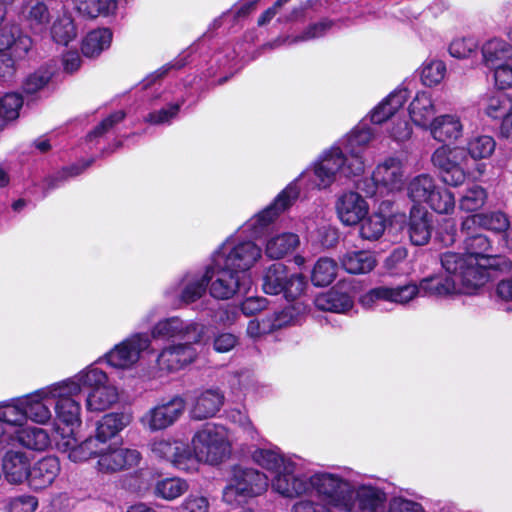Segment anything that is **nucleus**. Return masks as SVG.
Returning <instances> with one entry per match:
<instances>
[{
	"mask_svg": "<svg viewBox=\"0 0 512 512\" xmlns=\"http://www.w3.org/2000/svg\"><path fill=\"white\" fill-rule=\"evenodd\" d=\"M432 229L428 211L425 208L412 207L407 227L411 243L415 246L426 245L431 239Z\"/></svg>",
	"mask_w": 512,
	"mask_h": 512,
	"instance_id": "obj_28",
	"label": "nucleus"
},
{
	"mask_svg": "<svg viewBox=\"0 0 512 512\" xmlns=\"http://www.w3.org/2000/svg\"><path fill=\"white\" fill-rule=\"evenodd\" d=\"M268 486L264 473L252 467L234 465L223 488L222 500L227 505L240 506L265 493Z\"/></svg>",
	"mask_w": 512,
	"mask_h": 512,
	"instance_id": "obj_2",
	"label": "nucleus"
},
{
	"mask_svg": "<svg viewBox=\"0 0 512 512\" xmlns=\"http://www.w3.org/2000/svg\"><path fill=\"white\" fill-rule=\"evenodd\" d=\"M309 171H304L298 179H295L289 183L274 199V201L259 212L257 215L252 217L246 223V230L251 232L254 237H260L267 228L273 223L278 215L290 208L299 197L298 181L304 179L308 175Z\"/></svg>",
	"mask_w": 512,
	"mask_h": 512,
	"instance_id": "obj_6",
	"label": "nucleus"
},
{
	"mask_svg": "<svg viewBox=\"0 0 512 512\" xmlns=\"http://www.w3.org/2000/svg\"><path fill=\"white\" fill-rule=\"evenodd\" d=\"M373 131L365 123H360L356 126L351 133L347 136L344 143V150L351 158H362V152L371 141Z\"/></svg>",
	"mask_w": 512,
	"mask_h": 512,
	"instance_id": "obj_43",
	"label": "nucleus"
},
{
	"mask_svg": "<svg viewBox=\"0 0 512 512\" xmlns=\"http://www.w3.org/2000/svg\"><path fill=\"white\" fill-rule=\"evenodd\" d=\"M53 403L57 419L73 430L75 426L81 424V406L76 399L79 395V386L77 383L69 385L64 382L53 384Z\"/></svg>",
	"mask_w": 512,
	"mask_h": 512,
	"instance_id": "obj_15",
	"label": "nucleus"
},
{
	"mask_svg": "<svg viewBox=\"0 0 512 512\" xmlns=\"http://www.w3.org/2000/svg\"><path fill=\"white\" fill-rule=\"evenodd\" d=\"M58 445L68 453V458L75 463L87 461L92 457L98 458V453L101 452L99 440L90 436L78 444L72 429L66 436H62V442H59Z\"/></svg>",
	"mask_w": 512,
	"mask_h": 512,
	"instance_id": "obj_27",
	"label": "nucleus"
},
{
	"mask_svg": "<svg viewBox=\"0 0 512 512\" xmlns=\"http://www.w3.org/2000/svg\"><path fill=\"white\" fill-rule=\"evenodd\" d=\"M485 113L494 119L505 118L512 109V99L503 92H496L484 99Z\"/></svg>",
	"mask_w": 512,
	"mask_h": 512,
	"instance_id": "obj_53",
	"label": "nucleus"
},
{
	"mask_svg": "<svg viewBox=\"0 0 512 512\" xmlns=\"http://www.w3.org/2000/svg\"><path fill=\"white\" fill-rule=\"evenodd\" d=\"M404 183V168L402 161L396 157H389L378 164L371 179H365L358 184V188L367 195L374 196L378 189L386 192L399 191Z\"/></svg>",
	"mask_w": 512,
	"mask_h": 512,
	"instance_id": "obj_11",
	"label": "nucleus"
},
{
	"mask_svg": "<svg viewBox=\"0 0 512 512\" xmlns=\"http://www.w3.org/2000/svg\"><path fill=\"white\" fill-rule=\"evenodd\" d=\"M26 19L30 29L35 33H40L45 30L46 25L49 22V9L43 2L36 1L30 5L26 14Z\"/></svg>",
	"mask_w": 512,
	"mask_h": 512,
	"instance_id": "obj_59",
	"label": "nucleus"
},
{
	"mask_svg": "<svg viewBox=\"0 0 512 512\" xmlns=\"http://www.w3.org/2000/svg\"><path fill=\"white\" fill-rule=\"evenodd\" d=\"M112 41V32L107 28L89 32L82 41L81 51L89 58L99 55Z\"/></svg>",
	"mask_w": 512,
	"mask_h": 512,
	"instance_id": "obj_44",
	"label": "nucleus"
},
{
	"mask_svg": "<svg viewBox=\"0 0 512 512\" xmlns=\"http://www.w3.org/2000/svg\"><path fill=\"white\" fill-rule=\"evenodd\" d=\"M189 488L188 483L181 478H166L154 486V495L171 501L183 495Z\"/></svg>",
	"mask_w": 512,
	"mask_h": 512,
	"instance_id": "obj_54",
	"label": "nucleus"
},
{
	"mask_svg": "<svg viewBox=\"0 0 512 512\" xmlns=\"http://www.w3.org/2000/svg\"><path fill=\"white\" fill-rule=\"evenodd\" d=\"M342 267L350 274L369 273L376 266V259L367 251L347 252L341 258Z\"/></svg>",
	"mask_w": 512,
	"mask_h": 512,
	"instance_id": "obj_42",
	"label": "nucleus"
},
{
	"mask_svg": "<svg viewBox=\"0 0 512 512\" xmlns=\"http://www.w3.org/2000/svg\"><path fill=\"white\" fill-rule=\"evenodd\" d=\"M193 344L194 343L187 342L170 345L164 348L157 358L159 369L171 373L191 364L198 355Z\"/></svg>",
	"mask_w": 512,
	"mask_h": 512,
	"instance_id": "obj_24",
	"label": "nucleus"
},
{
	"mask_svg": "<svg viewBox=\"0 0 512 512\" xmlns=\"http://www.w3.org/2000/svg\"><path fill=\"white\" fill-rule=\"evenodd\" d=\"M141 459L137 449L103 445L98 453L97 469L102 473H116L137 467Z\"/></svg>",
	"mask_w": 512,
	"mask_h": 512,
	"instance_id": "obj_18",
	"label": "nucleus"
},
{
	"mask_svg": "<svg viewBox=\"0 0 512 512\" xmlns=\"http://www.w3.org/2000/svg\"><path fill=\"white\" fill-rule=\"evenodd\" d=\"M132 422L130 413H108L105 414L97 423L93 437L99 440L101 447L107 445V442L114 438L124 428Z\"/></svg>",
	"mask_w": 512,
	"mask_h": 512,
	"instance_id": "obj_29",
	"label": "nucleus"
},
{
	"mask_svg": "<svg viewBox=\"0 0 512 512\" xmlns=\"http://www.w3.org/2000/svg\"><path fill=\"white\" fill-rule=\"evenodd\" d=\"M209 271L210 294L216 299L226 300L237 293H245L251 285L248 274H241L227 265H217L214 261L207 267Z\"/></svg>",
	"mask_w": 512,
	"mask_h": 512,
	"instance_id": "obj_8",
	"label": "nucleus"
},
{
	"mask_svg": "<svg viewBox=\"0 0 512 512\" xmlns=\"http://www.w3.org/2000/svg\"><path fill=\"white\" fill-rule=\"evenodd\" d=\"M22 104L23 99L18 93H6L0 99V116L7 120L15 119Z\"/></svg>",
	"mask_w": 512,
	"mask_h": 512,
	"instance_id": "obj_63",
	"label": "nucleus"
},
{
	"mask_svg": "<svg viewBox=\"0 0 512 512\" xmlns=\"http://www.w3.org/2000/svg\"><path fill=\"white\" fill-rule=\"evenodd\" d=\"M74 4L80 15L90 19L100 15L107 16L116 9L113 0H74Z\"/></svg>",
	"mask_w": 512,
	"mask_h": 512,
	"instance_id": "obj_50",
	"label": "nucleus"
},
{
	"mask_svg": "<svg viewBox=\"0 0 512 512\" xmlns=\"http://www.w3.org/2000/svg\"><path fill=\"white\" fill-rule=\"evenodd\" d=\"M315 305L323 311L345 313L353 307L351 295L343 291L341 286H336L330 291L316 297Z\"/></svg>",
	"mask_w": 512,
	"mask_h": 512,
	"instance_id": "obj_37",
	"label": "nucleus"
},
{
	"mask_svg": "<svg viewBox=\"0 0 512 512\" xmlns=\"http://www.w3.org/2000/svg\"><path fill=\"white\" fill-rule=\"evenodd\" d=\"M408 96L406 88L394 90L370 112V121L373 124H382L392 118L407 101Z\"/></svg>",
	"mask_w": 512,
	"mask_h": 512,
	"instance_id": "obj_34",
	"label": "nucleus"
},
{
	"mask_svg": "<svg viewBox=\"0 0 512 512\" xmlns=\"http://www.w3.org/2000/svg\"><path fill=\"white\" fill-rule=\"evenodd\" d=\"M149 446L155 457L170 462L180 470L191 471V464L194 460L187 444L178 440L158 438L153 440Z\"/></svg>",
	"mask_w": 512,
	"mask_h": 512,
	"instance_id": "obj_20",
	"label": "nucleus"
},
{
	"mask_svg": "<svg viewBox=\"0 0 512 512\" xmlns=\"http://www.w3.org/2000/svg\"><path fill=\"white\" fill-rule=\"evenodd\" d=\"M261 248L252 241L238 243L226 241L214 254V262L217 265H227L241 274L247 271L260 259Z\"/></svg>",
	"mask_w": 512,
	"mask_h": 512,
	"instance_id": "obj_9",
	"label": "nucleus"
},
{
	"mask_svg": "<svg viewBox=\"0 0 512 512\" xmlns=\"http://www.w3.org/2000/svg\"><path fill=\"white\" fill-rule=\"evenodd\" d=\"M53 72L49 66H40L33 73L27 75L22 83V89L26 94H33L41 90L50 81Z\"/></svg>",
	"mask_w": 512,
	"mask_h": 512,
	"instance_id": "obj_60",
	"label": "nucleus"
},
{
	"mask_svg": "<svg viewBox=\"0 0 512 512\" xmlns=\"http://www.w3.org/2000/svg\"><path fill=\"white\" fill-rule=\"evenodd\" d=\"M509 226L510 222L507 215L500 211L472 214L462 221V228L466 230L479 228L502 233L506 232Z\"/></svg>",
	"mask_w": 512,
	"mask_h": 512,
	"instance_id": "obj_31",
	"label": "nucleus"
},
{
	"mask_svg": "<svg viewBox=\"0 0 512 512\" xmlns=\"http://www.w3.org/2000/svg\"><path fill=\"white\" fill-rule=\"evenodd\" d=\"M478 230L479 228L466 230L461 227V233L464 235L463 249L470 261L488 272L490 268L496 266V259L491 254L490 239Z\"/></svg>",
	"mask_w": 512,
	"mask_h": 512,
	"instance_id": "obj_21",
	"label": "nucleus"
},
{
	"mask_svg": "<svg viewBox=\"0 0 512 512\" xmlns=\"http://www.w3.org/2000/svg\"><path fill=\"white\" fill-rule=\"evenodd\" d=\"M432 137L439 142L455 141L462 136L463 125L455 115H441L430 124Z\"/></svg>",
	"mask_w": 512,
	"mask_h": 512,
	"instance_id": "obj_35",
	"label": "nucleus"
},
{
	"mask_svg": "<svg viewBox=\"0 0 512 512\" xmlns=\"http://www.w3.org/2000/svg\"><path fill=\"white\" fill-rule=\"evenodd\" d=\"M31 46V38L23 35L16 24L6 19V9L0 5V61H23Z\"/></svg>",
	"mask_w": 512,
	"mask_h": 512,
	"instance_id": "obj_10",
	"label": "nucleus"
},
{
	"mask_svg": "<svg viewBox=\"0 0 512 512\" xmlns=\"http://www.w3.org/2000/svg\"><path fill=\"white\" fill-rule=\"evenodd\" d=\"M386 229V220L382 214L374 213L361 221L360 236L369 241L378 240Z\"/></svg>",
	"mask_w": 512,
	"mask_h": 512,
	"instance_id": "obj_57",
	"label": "nucleus"
},
{
	"mask_svg": "<svg viewBox=\"0 0 512 512\" xmlns=\"http://www.w3.org/2000/svg\"><path fill=\"white\" fill-rule=\"evenodd\" d=\"M15 432L18 442L27 449L44 451L50 446V437L43 428L27 427Z\"/></svg>",
	"mask_w": 512,
	"mask_h": 512,
	"instance_id": "obj_46",
	"label": "nucleus"
},
{
	"mask_svg": "<svg viewBox=\"0 0 512 512\" xmlns=\"http://www.w3.org/2000/svg\"><path fill=\"white\" fill-rule=\"evenodd\" d=\"M60 471V461L57 457H43L31 466L28 485L35 491L46 489L54 483Z\"/></svg>",
	"mask_w": 512,
	"mask_h": 512,
	"instance_id": "obj_26",
	"label": "nucleus"
},
{
	"mask_svg": "<svg viewBox=\"0 0 512 512\" xmlns=\"http://www.w3.org/2000/svg\"><path fill=\"white\" fill-rule=\"evenodd\" d=\"M335 208L338 218L346 226L360 223L369 211L367 201L354 191L342 193L336 201Z\"/></svg>",
	"mask_w": 512,
	"mask_h": 512,
	"instance_id": "obj_25",
	"label": "nucleus"
},
{
	"mask_svg": "<svg viewBox=\"0 0 512 512\" xmlns=\"http://www.w3.org/2000/svg\"><path fill=\"white\" fill-rule=\"evenodd\" d=\"M301 316V308L296 305H289L279 312L269 315L273 331L297 323Z\"/></svg>",
	"mask_w": 512,
	"mask_h": 512,
	"instance_id": "obj_61",
	"label": "nucleus"
},
{
	"mask_svg": "<svg viewBox=\"0 0 512 512\" xmlns=\"http://www.w3.org/2000/svg\"><path fill=\"white\" fill-rule=\"evenodd\" d=\"M364 167V160L357 157L351 158L340 147H331L321 155L314 165L315 180L312 187L327 188L336 180L337 175L345 178L358 176L363 173Z\"/></svg>",
	"mask_w": 512,
	"mask_h": 512,
	"instance_id": "obj_3",
	"label": "nucleus"
},
{
	"mask_svg": "<svg viewBox=\"0 0 512 512\" xmlns=\"http://www.w3.org/2000/svg\"><path fill=\"white\" fill-rule=\"evenodd\" d=\"M455 293H468L456 280L448 276L432 275L420 280L419 284L409 283L403 286H379L362 295L360 302L366 308H374L381 301L395 304H407L418 295L445 297Z\"/></svg>",
	"mask_w": 512,
	"mask_h": 512,
	"instance_id": "obj_1",
	"label": "nucleus"
},
{
	"mask_svg": "<svg viewBox=\"0 0 512 512\" xmlns=\"http://www.w3.org/2000/svg\"><path fill=\"white\" fill-rule=\"evenodd\" d=\"M206 333V326L194 320L185 321L173 316L158 321L151 331L153 338H178L191 343H200Z\"/></svg>",
	"mask_w": 512,
	"mask_h": 512,
	"instance_id": "obj_17",
	"label": "nucleus"
},
{
	"mask_svg": "<svg viewBox=\"0 0 512 512\" xmlns=\"http://www.w3.org/2000/svg\"><path fill=\"white\" fill-rule=\"evenodd\" d=\"M182 105L183 101L169 104L167 107L150 112L145 116L144 121L151 125H169L177 117Z\"/></svg>",
	"mask_w": 512,
	"mask_h": 512,
	"instance_id": "obj_62",
	"label": "nucleus"
},
{
	"mask_svg": "<svg viewBox=\"0 0 512 512\" xmlns=\"http://www.w3.org/2000/svg\"><path fill=\"white\" fill-rule=\"evenodd\" d=\"M485 64H507L512 61V46L500 38H493L482 46Z\"/></svg>",
	"mask_w": 512,
	"mask_h": 512,
	"instance_id": "obj_39",
	"label": "nucleus"
},
{
	"mask_svg": "<svg viewBox=\"0 0 512 512\" xmlns=\"http://www.w3.org/2000/svg\"><path fill=\"white\" fill-rule=\"evenodd\" d=\"M224 402V395L218 389H208L194 400L190 414L195 420H204L216 415Z\"/></svg>",
	"mask_w": 512,
	"mask_h": 512,
	"instance_id": "obj_32",
	"label": "nucleus"
},
{
	"mask_svg": "<svg viewBox=\"0 0 512 512\" xmlns=\"http://www.w3.org/2000/svg\"><path fill=\"white\" fill-rule=\"evenodd\" d=\"M300 244L299 236L285 232L271 237L266 243V255L272 259H280L293 252Z\"/></svg>",
	"mask_w": 512,
	"mask_h": 512,
	"instance_id": "obj_40",
	"label": "nucleus"
},
{
	"mask_svg": "<svg viewBox=\"0 0 512 512\" xmlns=\"http://www.w3.org/2000/svg\"><path fill=\"white\" fill-rule=\"evenodd\" d=\"M350 483L341 476L329 472H316L309 476V493H315L319 501L330 506L345 503Z\"/></svg>",
	"mask_w": 512,
	"mask_h": 512,
	"instance_id": "obj_14",
	"label": "nucleus"
},
{
	"mask_svg": "<svg viewBox=\"0 0 512 512\" xmlns=\"http://www.w3.org/2000/svg\"><path fill=\"white\" fill-rule=\"evenodd\" d=\"M118 400V391L115 386L107 383L90 391L86 399V408L89 411H104Z\"/></svg>",
	"mask_w": 512,
	"mask_h": 512,
	"instance_id": "obj_41",
	"label": "nucleus"
},
{
	"mask_svg": "<svg viewBox=\"0 0 512 512\" xmlns=\"http://www.w3.org/2000/svg\"><path fill=\"white\" fill-rule=\"evenodd\" d=\"M253 460L264 469L274 471L276 474L281 471L290 458H285L278 448H259L252 453Z\"/></svg>",
	"mask_w": 512,
	"mask_h": 512,
	"instance_id": "obj_49",
	"label": "nucleus"
},
{
	"mask_svg": "<svg viewBox=\"0 0 512 512\" xmlns=\"http://www.w3.org/2000/svg\"><path fill=\"white\" fill-rule=\"evenodd\" d=\"M427 205L438 214H451L455 209V198L448 189L436 186Z\"/></svg>",
	"mask_w": 512,
	"mask_h": 512,
	"instance_id": "obj_55",
	"label": "nucleus"
},
{
	"mask_svg": "<svg viewBox=\"0 0 512 512\" xmlns=\"http://www.w3.org/2000/svg\"><path fill=\"white\" fill-rule=\"evenodd\" d=\"M53 384L22 397L25 419L37 424H47L52 418L50 405L53 404Z\"/></svg>",
	"mask_w": 512,
	"mask_h": 512,
	"instance_id": "obj_23",
	"label": "nucleus"
},
{
	"mask_svg": "<svg viewBox=\"0 0 512 512\" xmlns=\"http://www.w3.org/2000/svg\"><path fill=\"white\" fill-rule=\"evenodd\" d=\"M465 150L462 148H449L441 146L432 154L431 160L440 171L442 181L450 186H459L466 179L463 161Z\"/></svg>",
	"mask_w": 512,
	"mask_h": 512,
	"instance_id": "obj_16",
	"label": "nucleus"
},
{
	"mask_svg": "<svg viewBox=\"0 0 512 512\" xmlns=\"http://www.w3.org/2000/svg\"><path fill=\"white\" fill-rule=\"evenodd\" d=\"M185 400L181 396H173L147 410L140 418L142 427L150 432L163 431L173 426L184 414Z\"/></svg>",
	"mask_w": 512,
	"mask_h": 512,
	"instance_id": "obj_12",
	"label": "nucleus"
},
{
	"mask_svg": "<svg viewBox=\"0 0 512 512\" xmlns=\"http://www.w3.org/2000/svg\"><path fill=\"white\" fill-rule=\"evenodd\" d=\"M291 512H342L337 504L330 506L323 501L310 498L301 499L295 502Z\"/></svg>",
	"mask_w": 512,
	"mask_h": 512,
	"instance_id": "obj_64",
	"label": "nucleus"
},
{
	"mask_svg": "<svg viewBox=\"0 0 512 512\" xmlns=\"http://www.w3.org/2000/svg\"><path fill=\"white\" fill-rule=\"evenodd\" d=\"M209 283V271L205 273H188L182 279L180 299L185 304H190L200 299L206 292Z\"/></svg>",
	"mask_w": 512,
	"mask_h": 512,
	"instance_id": "obj_38",
	"label": "nucleus"
},
{
	"mask_svg": "<svg viewBox=\"0 0 512 512\" xmlns=\"http://www.w3.org/2000/svg\"><path fill=\"white\" fill-rule=\"evenodd\" d=\"M436 186L437 185L434 179L430 175H418L414 177L408 184V196L414 203L427 204Z\"/></svg>",
	"mask_w": 512,
	"mask_h": 512,
	"instance_id": "obj_47",
	"label": "nucleus"
},
{
	"mask_svg": "<svg viewBox=\"0 0 512 512\" xmlns=\"http://www.w3.org/2000/svg\"><path fill=\"white\" fill-rule=\"evenodd\" d=\"M496 142L489 135H478L471 138L467 143V152L475 159L489 158L495 151Z\"/></svg>",
	"mask_w": 512,
	"mask_h": 512,
	"instance_id": "obj_56",
	"label": "nucleus"
},
{
	"mask_svg": "<svg viewBox=\"0 0 512 512\" xmlns=\"http://www.w3.org/2000/svg\"><path fill=\"white\" fill-rule=\"evenodd\" d=\"M337 263L327 257L320 258L314 265L311 273V281L315 286L325 287L330 285L337 275Z\"/></svg>",
	"mask_w": 512,
	"mask_h": 512,
	"instance_id": "obj_51",
	"label": "nucleus"
},
{
	"mask_svg": "<svg viewBox=\"0 0 512 512\" xmlns=\"http://www.w3.org/2000/svg\"><path fill=\"white\" fill-rule=\"evenodd\" d=\"M331 26L332 22L327 20L311 24L301 34L297 36H286L284 38H278L277 40H275L274 46H280L284 44H296L320 38L327 33Z\"/></svg>",
	"mask_w": 512,
	"mask_h": 512,
	"instance_id": "obj_52",
	"label": "nucleus"
},
{
	"mask_svg": "<svg viewBox=\"0 0 512 512\" xmlns=\"http://www.w3.org/2000/svg\"><path fill=\"white\" fill-rule=\"evenodd\" d=\"M24 401L21 398L0 403V421L7 428H18L26 423Z\"/></svg>",
	"mask_w": 512,
	"mask_h": 512,
	"instance_id": "obj_45",
	"label": "nucleus"
},
{
	"mask_svg": "<svg viewBox=\"0 0 512 512\" xmlns=\"http://www.w3.org/2000/svg\"><path fill=\"white\" fill-rule=\"evenodd\" d=\"M191 471L197 469L200 462L211 465L222 462L230 452V446L223 427L206 424L192 438Z\"/></svg>",
	"mask_w": 512,
	"mask_h": 512,
	"instance_id": "obj_4",
	"label": "nucleus"
},
{
	"mask_svg": "<svg viewBox=\"0 0 512 512\" xmlns=\"http://www.w3.org/2000/svg\"><path fill=\"white\" fill-rule=\"evenodd\" d=\"M296 463L290 461L272 480V488L280 495L293 498L309 494V476L296 474Z\"/></svg>",
	"mask_w": 512,
	"mask_h": 512,
	"instance_id": "obj_22",
	"label": "nucleus"
},
{
	"mask_svg": "<svg viewBox=\"0 0 512 512\" xmlns=\"http://www.w3.org/2000/svg\"><path fill=\"white\" fill-rule=\"evenodd\" d=\"M440 262L449 277L469 293L483 286L489 279V272L470 261L466 253L444 252Z\"/></svg>",
	"mask_w": 512,
	"mask_h": 512,
	"instance_id": "obj_5",
	"label": "nucleus"
},
{
	"mask_svg": "<svg viewBox=\"0 0 512 512\" xmlns=\"http://www.w3.org/2000/svg\"><path fill=\"white\" fill-rule=\"evenodd\" d=\"M412 122L421 128H430L436 108L431 95L427 92H417L408 107Z\"/></svg>",
	"mask_w": 512,
	"mask_h": 512,
	"instance_id": "obj_33",
	"label": "nucleus"
},
{
	"mask_svg": "<svg viewBox=\"0 0 512 512\" xmlns=\"http://www.w3.org/2000/svg\"><path fill=\"white\" fill-rule=\"evenodd\" d=\"M387 495L383 488L373 484L349 486L342 512H379L385 507Z\"/></svg>",
	"mask_w": 512,
	"mask_h": 512,
	"instance_id": "obj_13",
	"label": "nucleus"
},
{
	"mask_svg": "<svg viewBox=\"0 0 512 512\" xmlns=\"http://www.w3.org/2000/svg\"><path fill=\"white\" fill-rule=\"evenodd\" d=\"M2 466L8 482L19 484L28 480L31 465L24 452L13 450L6 452Z\"/></svg>",
	"mask_w": 512,
	"mask_h": 512,
	"instance_id": "obj_30",
	"label": "nucleus"
},
{
	"mask_svg": "<svg viewBox=\"0 0 512 512\" xmlns=\"http://www.w3.org/2000/svg\"><path fill=\"white\" fill-rule=\"evenodd\" d=\"M77 34L76 24L69 11L62 9L53 17L50 35L55 43L67 46L76 39Z\"/></svg>",
	"mask_w": 512,
	"mask_h": 512,
	"instance_id": "obj_36",
	"label": "nucleus"
},
{
	"mask_svg": "<svg viewBox=\"0 0 512 512\" xmlns=\"http://www.w3.org/2000/svg\"><path fill=\"white\" fill-rule=\"evenodd\" d=\"M150 346L147 334L137 333L123 340L106 355L107 363L118 369L131 368L140 358L141 352Z\"/></svg>",
	"mask_w": 512,
	"mask_h": 512,
	"instance_id": "obj_19",
	"label": "nucleus"
},
{
	"mask_svg": "<svg viewBox=\"0 0 512 512\" xmlns=\"http://www.w3.org/2000/svg\"><path fill=\"white\" fill-rule=\"evenodd\" d=\"M63 382L65 384L69 383V385L77 383L79 386V393L81 392L82 387L93 390L109 383L106 373L95 366H89L80 371L74 377L66 379Z\"/></svg>",
	"mask_w": 512,
	"mask_h": 512,
	"instance_id": "obj_48",
	"label": "nucleus"
},
{
	"mask_svg": "<svg viewBox=\"0 0 512 512\" xmlns=\"http://www.w3.org/2000/svg\"><path fill=\"white\" fill-rule=\"evenodd\" d=\"M487 193L479 185L468 187L459 200V207L466 212H473L480 209L486 202Z\"/></svg>",
	"mask_w": 512,
	"mask_h": 512,
	"instance_id": "obj_58",
	"label": "nucleus"
},
{
	"mask_svg": "<svg viewBox=\"0 0 512 512\" xmlns=\"http://www.w3.org/2000/svg\"><path fill=\"white\" fill-rule=\"evenodd\" d=\"M307 282L299 273H289L282 263H274L267 268L263 276L262 288L266 294L278 295L283 293L287 300H295L300 297Z\"/></svg>",
	"mask_w": 512,
	"mask_h": 512,
	"instance_id": "obj_7",
	"label": "nucleus"
}]
</instances>
